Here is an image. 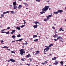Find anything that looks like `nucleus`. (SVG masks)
I'll list each match as a JSON object with an SVG mask.
<instances>
[{
    "mask_svg": "<svg viewBox=\"0 0 66 66\" xmlns=\"http://www.w3.org/2000/svg\"><path fill=\"white\" fill-rule=\"evenodd\" d=\"M49 7V6H46L44 8H43L42 10V11H42L40 12L41 14H43L44 13H45V12H47L48 10V8Z\"/></svg>",
    "mask_w": 66,
    "mask_h": 66,
    "instance_id": "nucleus-1",
    "label": "nucleus"
},
{
    "mask_svg": "<svg viewBox=\"0 0 66 66\" xmlns=\"http://www.w3.org/2000/svg\"><path fill=\"white\" fill-rule=\"evenodd\" d=\"M24 50L23 49H22L21 50H20V54H21V55H23V53H25V51H24Z\"/></svg>",
    "mask_w": 66,
    "mask_h": 66,
    "instance_id": "nucleus-2",
    "label": "nucleus"
},
{
    "mask_svg": "<svg viewBox=\"0 0 66 66\" xmlns=\"http://www.w3.org/2000/svg\"><path fill=\"white\" fill-rule=\"evenodd\" d=\"M49 49H50V48L49 46L47 47L46 48H45L44 49V51L45 52H46V51H48V50H49Z\"/></svg>",
    "mask_w": 66,
    "mask_h": 66,
    "instance_id": "nucleus-3",
    "label": "nucleus"
},
{
    "mask_svg": "<svg viewBox=\"0 0 66 66\" xmlns=\"http://www.w3.org/2000/svg\"><path fill=\"white\" fill-rule=\"evenodd\" d=\"M63 12H64L63 10H58V13H62Z\"/></svg>",
    "mask_w": 66,
    "mask_h": 66,
    "instance_id": "nucleus-4",
    "label": "nucleus"
},
{
    "mask_svg": "<svg viewBox=\"0 0 66 66\" xmlns=\"http://www.w3.org/2000/svg\"><path fill=\"white\" fill-rule=\"evenodd\" d=\"M59 39H63V38H62L61 36H59L57 37V40H59Z\"/></svg>",
    "mask_w": 66,
    "mask_h": 66,
    "instance_id": "nucleus-5",
    "label": "nucleus"
},
{
    "mask_svg": "<svg viewBox=\"0 0 66 66\" xmlns=\"http://www.w3.org/2000/svg\"><path fill=\"white\" fill-rule=\"evenodd\" d=\"M54 64H55V65H56L57 64H58V61L56 60L55 62L54 63Z\"/></svg>",
    "mask_w": 66,
    "mask_h": 66,
    "instance_id": "nucleus-6",
    "label": "nucleus"
},
{
    "mask_svg": "<svg viewBox=\"0 0 66 66\" xmlns=\"http://www.w3.org/2000/svg\"><path fill=\"white\" fill-rule=\"evenodd\" d=\"M15 30H13L12 31V32H11L10 33L11 34H14V33H15Z\"/></svg>",
    "mask_w": 66,
    "mask_h": 66,
    "instance_id": "nucleus-7",
    "label": "nucleus"
},
{
    "mask_svg": "<svg viewBox=\"0 0 66 66\" xmlns=\"http://www.w3.org/2000/svg\"><path fill=\"white\" fill-rule=\"evenodd\" d=\"M10 61L12 62H15V60H14L13 59H10Z\"/></svg>",
    "mask_w": 66,
    "mask_h": 66,
    "instance_id": "nucleus-8",
    "label": "nucleus"
},
{
    "mask_svg": "<svg viewBox=\"0 0 66 66\" xmlns=\"http://www.w3.org/2000/svg\"><path fill=\"white\" fill-rule=\"evenodd\" d=\"M15 28L17 29V30H20V28L18 26L17 27H15Z\"/></svg>",
    "mask_w": 66,
    "mask_h": 66,
    "instance_id": "nucleus-9",
    "label": "nucleus"
},
{
    "mask_svg": "<svg viewBox=\"0 0 66 66\" xmlns=\"http://www.w3.org/2000/svg\"><path fill=\"white\" fill-rule=\"evenodd\" d=\"M21 7H22V5H19L18 9H21Z\"/></svg>",
    "mask_w": 66,
    "mask_h": 66,
    "instance_id": "nucleus-10",
    "label": "nucleus"
},
{
    "mask_svg": "<svg viewBox=\"0 0 66 66\" xmlns=\"http://www.w3.org/2000/svg\"><path fill=\"white\" fill-rule=\"evenodd\" d=\"M47 18H49V17H52V14H51V15H49L47 16Z\"/></svg>",
    "mask_w": 66,
    "mask_h": 66,
    "instance_id": "nucleus-11",
    "label": "nucleus"
},
{
    "mask_svg": "<svg viewBox=\"0 0 66 66\" xmlns=\"http://www.w3.org/2000/svg\"><path fill=\"white\" fill-rule=\"evenodd\" d=\"M7 13H9V12L7 11L6 12H4L3 13V14H7Z\"/></svg>",
    "mask_w": 66,
    "mask_h": 66,
    "instance_id": "nucleus-12",
    "label": "nucleus"
},
{
    "mask_svg": "<svg viewBox=\"0 0 66 66\" xmlns=\"http://www.w3.org/2000/svg\"><path fill=\"white\" fill-rule=\"evenodd\" d=\"M39 53V51H38L36 52V53H35V55H36L38 53Z\"/></svg>",
    "mask_w": 66,
    "mask_h": 66,
    "instance_id": "nucleus-13",
    "label": "nucleus"
},
{
    "mask_svg": "<svg viewBox=\"0 0 66 66\" xmlns=\"http://www.w3.org/2000/svg\"><path fill=\"white\" fill-rule=\"evenodd\" d=\"M17 8V7L16 5H14L13 7L14 9H16Z\"/></svg>",
    "mask_w": 66,
    "mask_h": 66,
    "instance_id": "nucleus-14",
    "label": "nucleus"
},
{
    "mask_svg": "<svg viewBox=\"0 0 66 66\" xmlns=\"http://www.w3.org/2000/svg\"><path fill=\"white\" fill-rule=\"evenodd\" d=\"M38 27V25L37 24H36L35 25H34L33 26V27L34 28H37Z\"/></svg>",
    "mask_w": 66,
    "mask_h": 66,
    "instance_id": "nucleus-15",
    "label": "nucleus"
},
{
    "mask_svg": "<svg viewBox=\"0 0 66 66\" xmlns=\"http://www.w3.org/2000/svg\"><path fill=\"white\" fill-rule=\"evenodd\" d=\"M53 37L55 38V37H57L58 36L57 35V34H55L53 36Z\"/></svg>",
    "mask_w": 66,
    "mask_h": 66,
    "instance_id": "nucleus-16",
    "label": "nucleus"
},
{
    "mask_svg": "<svg viewBox=\"0 0 66 66\" xmlns=\"http://www.w3.org/2000/svg\"><path fill=\"white\" fill-rule=\"evenodd\" d=\"M22 39H23L21 38L18 40H16L15 41L16 42H19V41H21V40H22Z\"/></svg>",
    "mask_w": 66,
    "mask_h": 66,
    "instance_id": "nucleus-17",
    "label": "nucleus"
},
{
    "mask_svg": "<svg viewBox=\"0 0 66 66\" xmlns=\"http://www.w3.org/2000/svg\"><path fill=\"white\" fill-rule=\"evenodd\" d=\"M11 13L12 14H15V12L14 11H10Z\"/></svg>",
    "mask_w": 66,
    "mask_h": 66,
    "instance_id": "nucleus-18",
    "label": "nucleus"
},
{
    "mask_svg": "<svg viewBox=\"0 0 66 66\" xmlns=\"http://www.w3.org/2000/svg\"><path fill=\"white\" fill-rule=\"evenodd\" d=\"M48 20H49V18H47V19H45L44 20V21H47Z\"/></svg>",
    "mask_w": 66,
    "mask_h": 66,
    "instance_id": "nucleus-19",
    "label": "nucleus"
},
{
    "mask_svg": "<svg viewBox=\"0 0 66 66\" xmlns=\"http://www.w3.org/2000/svg\"><path fill=\"white\" fill-rule=\"evenodd\" d=\"M56 57H54L52 58V60H56Z\"/></svg>",
    "mask_w": 66,
    "mask_h": 66,
    "instance_id": "nucleus-20",
    "label": "nucleus"
},
{
    "mask_svg": "<svg viewBox=\"0 0 66 66\" xmlns=\"http://www.w3.org/2000/svg\"><path fill=\"white\" fill-rule=\"evenodd\" d=\"M13 5H16V2H13Z\"/></svg>",
    "mask_w": 66,
    "mask_h": 66,
    "instance_id": "nucleus-21",
    "label": "nucleus"
},
{
    "mask_svg": "<svg viewBox=\"0 0 66 66\" xmlns=\"http://www.w3.org/2000/svg\"><path fill=\"white\" fill-rule=\"evenodd\" d=\"M46 63H47V61H45V62L44 63H42V64L43 65H44V64H46Z\"/></svg>",
    "mask_w": 66,
    "mask_h": 66,
    "instance_id": "nucleus-22",
    "label": "nucleus"
},
{
    "mask_svg": "<svg viewBox=\"0 0 66 66\" xmlns=\"http://www.w3.org/2000/svg\"><path fill=\"white\" fill-rule=\"evenodd\" d=\"M34 23H35L36 24H37L38 23V22H37V21H34Z\"/></svg>",
    "mask_w": 66,
    "mask_h": 66,
    "instance_id": "nucleus-23",
    "label": "nucleus"
},
{
    "mask_svg": "<svg viewBox=\"0 0 66 66\" xmlns=\"http://www.w3.org/2000/svg\"><path fill=\"white\" fill-rule=\"evenodd\" d=\"M58 13V11H57V12H54L53 13V14H57Z\"/></svg>",
    "mask_w": 66,
    "mask_h": 66,
    "instance_id": "nucleus-24",
    "label": "nucleus"
},
{
    "mask_svg": "<svg viewBox=\"0 0 66 66\" xmlns=\"http://www.w3.org/2000/svg\"><path fill=\"white\" fill-rule=\"evenodd\" d=\"M3 48H7V49H8L9 47H7L6 46H4L2 47Z\"/></svg>",
    "mask_w": 66,
    "mask_h": 66,
    "instance_id": "nucleus-25",
    "label": "nucleus"
},
{
    "mask_svg": "<svg viewBox=\"0 0 66 66\" xmlns=\"http://www.w3.org/2000/svg\"><path fill=\"white\" fill-rule=\"evenodd\" d=\"M23 4H24V5H26V6H28V5L27 3H23Z\"/></svg>",
    "mask_w": 66,
    "mask_h": 66,
    "instance_id": "nucleus-26",
    "label": "nucleus"
},
{
    "mask_svg": "<svg viewBox=\"0 0 66 66\" xmlns=\"http://www.w3.org/2000/svg\"><path fill=\"white\" fill-rule=\"evenodd\" d=\"M11 52L12 53H14V54H15V51H11Z\"/></svg>",
    "mask_w": 66,
    "mask_h": 66,
    "instance_id": "nucleus-27",
    "label": "nucleus"
},
{
    "mask_svg": "<svg viewBox=\"0 0 66 66\" xmlns=\"http://www.w3.org/2000/svg\"><path fill=\"white\" fill-rule=\"evenodd\" d=\"M60 63L61 64V65H63L64 64V63H63V62L62 61L60 62Z\"/></svg>",
    "mask_w": 66,
    "mask_h": 66,
    "instance_id": "nucleus-28",
    "label": "nucleus"
},
{
    "mask_svg": "<svg viewBox=\"0 0 66 66\" xmlns=\"http://www.w3.org/2000/svg\"><path fill=\"white\" fill-rule=\"evenodd\" d=\"M52 46H53V44H51L49 45V46H48V47H52Z\"/></svg>",
    "mask_w": 66,
    "mask_h": 66,
    "instance_id": "nucleus-29",
    "label": "nucleus"
},
{
    "mask_svg": "<svg viewBox=\"0 0 66 66\" xmlns=\"http://www.w3.org/2000/svg\"><path fill=\"white\" fill-rule=\"evenodd\" d=\"M25 26V25H23L22 26H20V27H21V28H23V27H24Z\"/></svg>",
    "mask_w": 66,
    "mask_h": 66,
    "instance_id": "nucleus-30",
    "label": "nucleus"
},
{
    "mask_svg": "<svg viewBox=\"0 0 66 66\" xmlns=\"http://www.w3.org/2000/svg\"><path fill=\"white\" fill-rule=\"evenodd\" d=\"M37 37V36L36 35H34L33 36V38H35V37Z\"/></svg>",
    "mask_w": 66,
    "mask_h": 66,
    "instance_id": "nucleus-31",
    "label": "nucleus"
},
{
    "mask_svg": "<svg viewBox=\"0 0 66 66\" xmlns=\"http://www.w3.org/2000/svg\"><path fill=\"white\" fill-rule=\"evenodd\" d=\"M17 37H21V35H20V34H19L17 36Z\"/></svg>",
    "mask_w": 66,
    "mask_h": 66,
    "instance_id": "nucleus-32",
    "label": "nucleus"
},
{
    "mask_svg": "<svg viewBox=\"0 0 66 66\" xmlns=\"http://www.w3.org/2000/svg\"><path fill=\"white\" fill-rule=\"evenodd\" d=\"M12 37L13 38H15L16 37V36L14 35L12 36Z\"/></svg>",
    "mask_w": 66,
    "mask_h": 66,
    "instance_id": "nucleus-33",
    "label": "nucleus"
},
{
    "mask_svg": "<svg viewBox=\"0 0 66 66\" xmlns=\"http://www.w3.org/2000/svg\"><path fill=\"white\" fill-rule=\"evenodd\" d=\"M62 30H63V29L62 28H60V29H59V31H61Z\"/></svg>",
    "mask_w": 66,
    "mask_h": 66,
    "instance_id": "nucleus-34",
    "label": "nucleus"
},
{
    "mask_svg": "<svg viewBox=\"0 0 66 66\" xmlns=\"http://www.w3.org/2000/svg\"><path fill=\"white\" fill-rule=\"evenodd\" d=\"M5 33L7 34H9L10 33V32H9V31H7Z\"/></svg>",
    "mask_w": 66,
    "mask_h": 66,
    "instance_id": "nucleus-35",
    "label": "nucleus"
},
{
    "mask_svg": "<svg viewBox=\"0 0 66 66\" xmlns=\"http://www.w3.org/2000/svg\"><path fill=\"white\" fill-rule=\"evenodd\" d=\"M27 57H30V54H29L27 56Z\"/></svg>",
    "mask_w": 66,
    "mask_h": 66,
    "instance_id": "nucleus-36",
    "label": "nucleus"
},
{
    "mask_svg": "<svg viewBox=\"0 0 66 66\" xmlns=\"http://www.w3.org/2000/svg\"><path fill=\"white\" fill-rule=\"evenodd\" d=\"M38 39H35L34 40V41H35V42H37V41H38Z\"/></svg>",
    "mask_w": 66,
    "mask_h": 66,
    "instance_id": "nucleus-37",
    "label": "nucleus"
},
{
    "mask_svg": "<svg viewBox=\"0 0 66 66\" xmlns=\"http://www.w3.org/2000/svg\"><path fill=\"white\" fill-rule=\"evenodd\" d=\"M4 14H1V17H4Z\"/></svg>",
    "mask_w": 66,
    "mask_h": 66,
    "instance_id": "nucleus-38",
    "label": "nucleus"
},
{
    "mask_svg": "<svg viewBox=\"0 0 66 66\" xmlns=\"http://www.w3.org/2000/svg\"><path fill=\"white\" fill-rule=\"evenodd\" d=\"M41 0H36V1L37 2H40Z\"/></svg>",
    "mask_w": 66,
    "mask_h": 66,
    "instance_id": "nucleus-39",
    "label": "nucleus"
},
{
    "mask_svg": "<svg viewBox=\"0 0 66 66\" xmlns=\"http://www.w3.org/2000/svg\"><path fill=\"white\" fill-rule=\"evenodd\" d=\"M10 29V27H8L7 29H6V30H8V29Z\"/></svg>",
    "mask_w": 66,
    "mask_h": 66,
    "instance_id": "nucleus-40",
    "label": "nucleus"
},
{
    "mask_svg": "<svg viewBox=\"0 0 66 66\" xmlns=\"http://www.w3.org/2000/svg\"><path fill=\"white\" fill-rule=\"evenodd\" d=\"M26 43L24 44L25 45H27L28 44V42L27 41H25Z\"/></svg>",
    "mask_w": 66,
    "mask_h": 66,
    "instance_id": "nucleus-41",
    "label": "nucleus"
},
{
    "mask_svg": "<svg viewBox=\"0 0 66 66\" xmlns=\"http://www.w3.org/2000/svg\"><path fill=\"white\" fill-rule=\"evenodd\" d=\"M24 59L22 58V59H21V60L22 61H24Z\"/></svg>",
    "mask_w": 66,
    "mask_h": 66,
    "instance_id": "nucleus-42",
    "label": "nucleus"
},
{
    "mask_svg": "<svg viewBox=\"0 0 66 66\" xmlns=\"http://www.w3.org/2000/svg\"><path fill=\"white\" fill-rule=\"evenodd\" d=\"M1 43H3V42H4V41H3V40H1Z\"/></svg>",
    "mask_w": 66,
    "mask_h": 66,
    "instance_id": "nucleus-43",
    "label": "nucleus"
},
{
    "mask_svg": "<svg viewBox=\"0 0 66 66\" xmlns=\"http://www.w3.org/2000/svg\"><path fill=\"white\" fill-rule=\"evenodd\" d=\"M6 33V32L5 31H4L1 32V33Z\"/></svg>",
    "mask_w": 66,
    "mask_h": 66,
    "instance_id": "nucleus-44",
    "label": "nucleus"
},
{
    "mask_svg": "<svg viewBox=\"0 0 66 66\" xmlns=\"http://www.w3.org/2000/svg\"><path fill=\"white\" fill-rule=\"evenodd\" d=\"M57 39H54V40L56 42V41H57Z\"/></svg>",
    "mask_w": 66,
    "mask_h": 66,
    "instance_id": "nucleus-45",
    "label": "nucleus"
},
{
    "mask_svg": "<svg viewBox=\"0 0 66 66\" xmlns=\"http://www.w3.org/2000/svg\"><path fill=\"white\" fill-rule=\"evenodd\" d=\"M52 29H55V28L53 26L52 27Z\"/></svg>",
    "mask_w": 66,
    "mask_h": 66,
    "instance_id": "nucleus-46",
    "label": "nucleus"
},
{
    "mask_svg": "<svg viewBox=\"0 0 66 66\" xmlns=\"http://www.w3.org/2000/svg\"><path fill=\"white\" fill-rule=\"evenodd\" d=\"M8 62H10L11 61V59L7 61Z\"/></svg>",
    "mask_w": 66,
    "mask_h": 66,
    "instance_id": "nucleus-47",
    "label": "nucleus"
},
{
    "mask_svg": "<svg viewBox=\"0 0 66 66\" xmlns=\"http://www.w3.org/2000/svg\"><path fill=\"white\" fill-rule=\"evenodd\" d=\"M5 30V29H4V30H1V32H3V31H4V30Z\"/></svg>",
    "mask_w": 66,
    "mask_h": 66,
    "instance_id": "nucleus-48",
    "label": "nucleus"
},
{
    "mask_svg": "<svg viewBox=\"0 0 66 66\" xmlns=\"http://www.w3.org/2000/svg\"><path fill=\"white\" fill-rule=\"evenodd\" d=\"M15 42V41L13 40V41H12V42H11V43H14V42Z\"/></svg>",
    "mask_w": 66,
    "mask_h": 66,
    "instance_id": "nucleus-49",
    "label": "nucleus"
},
{
    "mask_svg": "<svg viewBox=\"0 0 66 66\" xmlns=\"http://www.w3.org/2000/svg\"><path fill=\"white\" fill-rule=\"evenodd\" d=\"M30 65L31 64H30L29 63L28 64V66H30Z\"/></svg>",
    "mask_w": 66,
    "mask_h": 66,
    "instance_id": "nucleus-50",
    "label": "nucleus"
},
{
    "mask_svg": "<svg viewBox=\"0 0 66 66\" xmlns=\"http://www.w3.org/2000/svg\"><path fill=\"white\" fill-rule=\"evenodd\" d=\"M60 41H61L62 42H63V41L62 40H60Z\"/></svg>",
    "mask_w": 66,
    "mask_h": 66,
    "instance_id": "nucleus-51",
    "label": "nucleus"
},
{
    "mask_svg": "<svg viewBox=\"0 0 66 66\" xmlns=\"http://www.w3.org/2000/svg\"><path fill=\"white\" fill-rule=\"evenodd\" d=\"M24 24H26V22H25L23 23Z\"/></svg>",
    "mask_w": 66,
    "mask_h": 66,
    "instance_id": "nucleus-52",
    "label": "nucleus"
},
{
    "mask_svg": "<svg viewBox=\"0 0 66 66\" xmlns=\"http://www.w3.org/2000/svg\"><path fill=\"white\" fill-rule=\"evenodd\" d=\"M40 29H41V30H43V28H41Z\"/></svg>",
    "mask_w": 66,
    "mask_h": 66,
    "instance_id": "nucleus-53",
    "label": "nucleus"
},
{
    "mask_svg": "<svg viewBox=\"0 0 66 66\" xmlns=\"http://www.w3.org/2000/svg\"><path fill=\"white\" fill-rule=\"evenodd\" d=\"M30 62H31L32 61V59H30Z\"/></svg>",
    "mask_w": 66,
    "mask_h": 66,
    "instance_id": "nucleus-54",
    "label": "nucleus"
},
{
    "mask_svg": "<svg viewBox=\"0 0 66 66\" xmlns=\"http://www.w3.org/2000/svg\"><path fill=\"white\" fill-rule=\"evenodd\" d=\"M57 33V32L56 31H55V33Z\"/></svg>",
    "mask_w": 66,
    "mask_h": 66,
    "instance_id": "nucleus-55",
    "label": "nucleus"
},
{
    "mask_svg": "<svg viewBox=\"0 0 66 66\" xmlns=\"http://www.w3.org/2000/svg\"><path fill=\"white\" fill-rule=\"evenodd\" d=\"M38 24H40V23H39L38 22Z\"/></svg>",
    "mask_w": 66,
    "mask_h": 66,
    "instance_id": "nucleus-56",
    "label": "nucleus"
},
{
    "mask_svg": "<svg viewBox=\"0 0 66 66\" xmlns=\"http://www.w3.org/2000/svg\"><path fill=\"white\" fill-rule=\"evenodd\" d=\"M10 6L11 7H12V5H10Z\"/></svg>",
    "mask_w": 66,
    "mask_h": 66,
    "instance_id": "nucleus-57",
    "label": "nucleus"
},
{
    "mask_svg": "<svg viewBox=\"0 0 66 66\" xmlns=\"http://www.w3.org/2000/svg\"><path fill=\"white\" fill-rule=\"evenodd\" d=\"M48 8H49V10H51V9H50V8H49V7H48Z\"/></svg>",
    "mask_w": 66,
    "mask_h": 66,
    "instance_id": "nucleus-58",
    "label": "nucleus"
},
{
    "mask_svg": "<svg viewBox=\"0 0 66 66\" xmlns=\"http://www.w3.org/2000/svg\"><path fill=\"white\" fill-rule=\"evenodd\" d=\"M23 21H24V22H26V20H23Z\"/></svg>",
    "mask_w": 66,
    "mask_h": 66,
    "instance_id": "nucleus-59",
    "label": "nucleus"
},
{
    "mask_svg": "<svg viewBox=\"0 0 66 66\" xmlns=\"http://www.w3.org/2000/svg\"><path fill=\"white\" fill-rule=\"evenodd\" d=\"M22 47H23V48H24V45L22 46Z\"/></svg>",
    "mask_w": 66,
    "mask_h": 66,
    "instance_id": "nucleus-60",
    "label": "nucleus"
},
{
    "mask_svg": "<svg viewBox=\"0 0 66 66\" xmlns=\"http://www.w3.org/2000/svg\"><path fill=\"white\" fill-rule=\"evenodd\" d=\"M64 21H65L66 22V18L64 20Z\"/></svg>",
    "mask_w": 66,
    "mask_h": 66,
    "instance_id": "nucleus-61",
    "label": "nucleus"
},
{
    "mask_svg": "<svg viewBox=\"0 0 66 66\" xmlns=\"http://www.w3.org/2000/svg\"><path fill=\"white\" fill-rule=\"evenodd\" d=\"M7 50H10V49H7Z\"/></svg>",
    "mask_w": 66,
    "mask_h": 66,
    "instance_id": "nucleus-62",
    "label": "nucleus"
},
{
    "mask_svg": "<svg viewBox=\"0 0 66 66\" xmlns=\"http://www.w3.org/2000/svg\"><path fill=\"white\" fill-rule=\"evenodd\" d=\"M66 10V7H65L64 8Z\"/></svg>",
    "mask_w": 66,
    "mask_h": 66,
    "instance_id": "nucleus-63",
    "label": "nucleus"
},
{
    "mask_svg": "<svg viewBox=\"0 0 66 66\" xmlns=\"http://www.w3.org/2000/svg\"><path fill=\"white\" fill-rule=\"evenodd\" d=\"M54 26H55V25H56V24H54Z\"/></svg>",
    "mask_w": 66,
    "mask_h": 66,
    "instance_id": "nucleus-64",
    "label": "nucleus"
}]
</instances>
